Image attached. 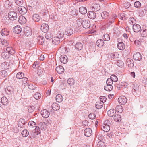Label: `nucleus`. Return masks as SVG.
<instances>
[{"instance_id": "052dcab7", "label": "nucleus", "mask_w": 147, "mask_h": 147, "mask_svg": "<svg viewBox=\"0 0 147 147\" xmlns=\"http://www.w3.org/2000/svg\"><path fill=\"white\" fill-rule=\"evenodd\" d=\"M89 118L91 119H93L96 117V115L94 113H91L88 116Z\"/></svg>"}, {"instance_id": "5701e85b", "label": "nucleus", "mask_w": 147, "mask_h": 147, "mask_svg": "<svg viewBox=\"0 0 147 147\" xmlns=\"http://www.w3.org/2000/svg\"><path fill=\"white\" fill-rule=\"evenodd\" d=\"M73 33V30L70 28L66 29L65 32V34L67 36L71 35Z\"/></svg>"}, {"instance_id": "6ab92c4d", "label": "nucleus", "mask_w": 147, "mask_h": 147, "mask_svg": "<svg viewBox=\"0 0 147 147\" xmlns=\"http://www.w3.org/2000/svg\"><path fill=\"white\" fill-rule=\"evenodd\" d=\"M56 70L59 74H61L64 71V69L62 66H59L57 67L56 68Z\"/></svg>"}, {"instance_id": "a18cd8bd", "label": "nucleus", "mask_w": 147, "mask_h": 147, "mask_svg": "<svg viewBox=\"0 0 147 147\" xmlns=\"http://www.w3.org/2000/svg\"><path fill=\"white\" fill-rule=\"evenodd\" d=\"M21 134L23 136L26 137L28 135L29 132L27 130L25 129L22 131Z\"/></svg>"}, {"instance_id": "c9c22d12", "label": "nucleus", "mask_w": 147, "mask_h": 147, "mask_svg": "<svg viewBox=\"0 0 147 147\" xmlns=\"http://www.w3.org/2000/svg\"><path fill=\"white\" fill-rule=\"evenodd\" d=\"M56 100L58 102H60L63 100V97L61 95L58 94L56 96Z\"/></svg>"}, {"instance_id": "cd10ccee", "label": "nucleus", "mask_w": 147, "mask_h": 147, "mask_svg": "<svg viewBox=\"0 0 147 147\" xmlns=\"http://www.w3.org/2000/svg\"><path fill=\"white\" fill-rule=\"evenodd\" d=\"M127 64L129 67H133L134 65L133 60L128 58L127 60Z\"/></svg>"}, {"instance_id": "bf43d9fd", "label": "nucleus", "mask_w": 147, "mask_h": 147, "mask_svg": "<svg viewBox=\"0 0 147 147\" xmlns=\"http://www.w3.org/2000/svg\"><path fill=\"white\" fill-rule=\"evenodd\" d=\"M97 145L98 147H104L105 144L102 141L100 140L98 142Z\"/></svg>"}, {"instance_id": "a19ab883", "label": "nucleus", "mask_w": 147, "mask_h": 147, "mask_svg": "<svg viewBox=\"0 0 147 147\" xmlns=\"http://www.w3.org/2000/svg\"><path fill=\"white\" fill-rule=\"evenodd\" d=\"M16 77L18 79H22L24 77V74L22 72H20L17 74Z\"/></svg>"}, {"instance_id": "7ed1b4c3", "label": "nucleus", "mask_w": 147, "mask_h": 147, "mask_svg": "<svg viewBox=\"0 0 147 147\" xmlns=\"http://www.w3.org/2000/svg\"><path fill=\"white\" fill-rule=\"evenodd\" d=\"M28 125L29 126V130L30 134H31V135H32L33 132V130L31 129L36 127V123L33 121H30L28 122Z\"/></svg>"}, {"instance_id": "39448f33", "label": "nucleus", "mask_w": 147, "mask_h": 147, "mask_svg": "<svg viewBox=\"0 0 147 147\" xmlns=\"http://www.w3.org/2000/svg\"><path fill=\"white\" fill-rule=\"evenodd\" d=\"M82 26L85 28H88L90 27V22L88 20L84 19L82 22Z\"/></svg>"}, {"instance_id": "412c9836", "label": "nucleus", "mask_w": 147, "mask_h": 147, "mask_svg": "<svg viewBox=\"0 0 147 147\" xmlns=\"http://www.w3.org/2000/svg\"><path fill=\"white\" fill-rule=\"evenodd\" d=\"M140 34L142 37H146L147 36V30L142 29L140 31Z\"/></svg>"}, {"instance_id": "69168bd1", "label": "nucleus", "mask_w": 147, "mask_h": 147, "mask_svg": "<svg viewBox=\"0 0 147 147\" xmlns=\"http://www.w3.org/2000/svg\"><path fill=\"white\" fill-rule=\"evenodd\" d=\"M28 111L29 112H32L34 110V108L33 106L30 105L28 107Z\"/></svg>"}, {"instance_id": "a878e982", "label": "nucleus", "mask_w": 147, "mask_h": 147, "mask_svg": "<svg viewBox=\"0 0 147 147\" xmlns=\"http://www.w3.org/2000/svg\"><path fill=\"white\" fill-rule=\"evenodd\" d=\"M40 17L39 15L37 14H34L32 16V19L34 21L38 22L40 20Z\"/></svg>"}, {"instance_id": "b1692460", "label": "nucleus", "mask_w": 147, "mask_h": 147, "mask_svg": "<svg viewBox=\"0 0 147 147\" xmlns=\"http://www.w3.org/2000/svg\"><path fill=\"white\" fill-rule=\"evenodd\" d=\"M52 42L53 44L57 45L60 42L59 38V36L54 37L52 38Z\"/></svg>"}, {"instance_id": "864d4df0", "label": "nucleus", "mask_w": 147, "mask_h": 147, "mask_svg": "<svg viewBox=\"0 0 147 147\" xmlns=\"http://www.w3.org/2000/svg\"><path fill=\"white\" fill-rule=\"evenodd\" d=\"M129 23L131 24L134 25V24H136V20L133 18H130L129 20Z\"/></svg>"}, {"instance_id": "4c0bfd02", "label": "nucleus", "mask_w": 147, "mask_h": 147, "mask_svg": "<svg viewBox=\"0 0 147 147\" xmlns=\"http://www.w3.org/2000/svg\"><path fill=\"white\" fill-rule=\"evenodd\" d=\"M52 109L55 111L58 110L60 108L59 106L56 103L53 104L52 105Z\"/></svg>"}, {"instance_id": "1a4fd4ad", "label": "nucleus", "mask_w": 147, "mask_h": 147, "mask_svg": "<svg viewBox=\"0 0 147 147\" xmlns=\"http://www.w3.org/2000/svg\"><path fill=\"white\" fill-rule=\"evenodd\" d=\"M13 30L14 33L18 34L21 32L22 29L20 26L17 25L13 28Z\"/></svg>"}, {"instance_id": "13d9d810", "label": "nucleus", "mask_w": 147, "mask_h": 147, "mask_svg": "<svg viewBox=\"0 0 147 147\" xmlns=\"http://www.w3.org/2000/svg\"><path fill=\"white\" fill-rule=\"evenodd\" d=\"M1 75L3 77H6L7 76L8 74L5 70H3L1 71Z\"/></svg>"}, {"instance_id": "c85d7f7f", "label": "nucleus", "mask_w": 147, "mask_h": 147, "mask_svg": "<svg viewBox=\"0 0 147 147\" xmlns=\"http://www.w3.org/2000/svg\"><path fill=\"white\" fill-rule=\"evenodd\" d=\"M125 46L124 44L122 42H118L117 44V48L121 50H123L125 48Z\"/></svg>"}, {"instance_id": "2eb2a0df", "label": "nucleus", "mask_w": 147, "mask_h": 147, "mask_svg": "<svg viewBox=\"0 0 147 147\" xmlns=\"http://www.w3.org/2000/svg\"><path fill=\"white\" fill-rule=\"evenodd\" d=\"M87 14L88 17L92 19H94L96 17V14L93 11H88Z\"/></svg>"}, {"instance_id": "f257e3e1", "label": "nucleus", "mask_w": 147, "mask_h": 147, "mask_svg": "<svg viewBox=\"0 0 147 147\" xmlns=\"http://www.w3.org/2000/svg\"><path fill=\"white\" fill-rule=\"evenodd\" d=\"M131 85L133 86L132 87V92L134 94H136L140 93V90L139 88V86L136 83H129Z\"/></svg>"}, {"instance_id": "e2e57ef3", "label": "nucleus", "mask_w": 147, "mask_h": 147, "mask_svg": "<svg viewBox=\"0 0 147 147\" xmlns=\"http://www.w3.org/2000/svg\"><path fill=\"white\" fill-rule=\"evenodd\" d=\"M36 128H35L34 129L35 133H36V134H39L41 133V131L40 130V128L39 127H37L36 126ZM34 130V129L32 130L33 131Z\"/></svg>"}, {"instance_id": "72a5a7b5", "label": "nucleus", "mask_w": 147, "mask_h": 147, "mask_svg": "<svg viewBox=\"0 0 147 147\" xmlns=\"http://www.w3.org/2000/svg\"><path fill=\"white\" fill-rule=\"evenodd\" d=\"M114 117V120L116 122H119L121 120V117L120 115L116 114Z\"/></svg>"}, {"instance_id": "7c9ffc66", "label": "nucleus", "mask_w": 147, "mask_h": 147, "mask_svg": "<svg viewBox=\"0 0 147 147\" xmlns=\"http://www.w3.org/2000/svg\"><path fill=\"white\" fill-rule=\"evenodd\" d=\"M10 130L15 133H17L19 131L18 127L14 125L10 127Z\"/></svg>"}, {"instance_id": "9b49d317", "label": "nucleus", "mask_w": 147, "mask_h": 147, "mask_svg": "<svg viewBox=\"0 0 147 147\" xmlns=\"http://www.w3.org/2000/svg\"><path fill=\"white\" fill-rule=\"evenodd\" d=\"M41 115L45 118H48L49 115V113L46 109H43L41 111Z\"/></svg>"}, {"instance_id": "e433bc0d", "label": "nucleus", "mask_w": 147, "mask_h": 147, "mask_svg": "<svg viewBox=\"0 0 147 147\" xmlns=\"http://www.w3.org/2000/svg\"><path fill=\"white\" fill-rule=\"evenodd\" d=\"M83 45L80 43H77L75 45V48L78 50H80L82 48Z\"/></svg>"}, {"instance_id": "603ef678", "label": "nucleus", "mask_w": 147, "mask_h": 147, "mask_svg": "<svg viewBox=\"0 0 147 147\" xmlns=\"http://www.w3.org/2000/svg\"><path fill=\"white\" fill-rule=\"evenodd\" d=\"M118 54L117 53H114L111 55V58L113 59H115L118 57Z\"/></svg>"}, {"instance_id": "f03ea898", "label": "nucleus", "mask_w": 147, "mask_h": 147, "mask_svg": "<svg viewBox=\"0 0 147 147\" xmlns=\"http://www.w3.org/2000/svg\"><path fill=\"white\" fill-rule=\"evenodd\" d=\"M8 16L9 18L11 20H14L17 18V13L15 11H12L9 12Z\"/></svg>"}, {"instance_id": "79ce46f5", "label": "nucleus", "mask_w": 147, "mask_h": 147, "mask_svg": "<svg viewBox=\"0 0 147 147\" xmlns=\"http://www.w3.org/2000/svg\"><path fill=\"white\" fill-rule=\"evenodd\" d=\"M109 14L106 11H104L101 14V17H102V19H106L108 18Z\"/></svg>"}, {"instance_id": "0e129e2a", "label": "nucleus", "mask_w": 147, "mask_h": 147, "mask_svg": "<svg viewBox=\"0 0 147 147\" xmlns=\"http://www.w3.org/2000/svg\"><path fill=\"white\" fill-rule=\"evenodd\" d=\"M134 5L136 7L139 8L141 7V4L140 2L137 1L135 2Z\"/></svg>"}, {"instance_id": "8fccbe9b", "label": "nucleus", "mask_w": 147, "mask_h": 147, "mask_svg": "<svg viewBox=\"0 0 147 147\" xmlns=\"http://www.w3.org/2000/svg\"><path fill=\"white\" fill-rule=\"evenodd\" d=\"M117 65L119 67H122L124 65V63L121 60H119L117 62Z\"/></svg>"}, {"instance_id": "2f4dec72", "label": "nucleus", "mask_w": 147, "mask_h": 147, "mask_svg": "<svg viewBox=\"0 0 147 147\" xmlns=\"http://www.w3.org/2000/svg\"><path fill=\"white\" fill-rule=\"evenodd\" d=\"M13 89L11 86H8L7 87L5 91L7 94H10L13 92Z\"/></svg>"}, {"instance_id": "20e7f679", "label": "nucleus", "mask_w": 147, "mask_h": 147, "mask_svg": "<svg viewBox=\"0 0 147 147\" xmlns=\"http://www.w3.org/2000/svg\"><path fill=\"white\" fill-rule=\"evenodd\" d=\"M91 8L93 11H97L100 9V6L97 3H94L91 5Z\"/></svg>"}, {"instance_id": "f3484780", "label": "nucleus", "mask_w": 147, "mask_h": 147, "mask_svg": "<svg viewBox=\"0 0 147 147\" xmlns=\"http://www.w3.org/2000/svg\"><path fill=\"white\" fill-rule=\"evenodd\" d=\"M18 21L20 24H23L26 23V20L24 16L21 15L19 16Z\"/></svg>"}, {"instance_id": "3c124183", "label": "nucleus", "mask_w": 147, "mask_h": 147, "mask_svg": "<svg viewBox=\"0 0 147 147\" xmlns=\"http://www.w3.org/2000/svg\"><path fill=\"white\" fill-rule=\"evenodd\" d=\"M24 123V121L23 119H20L19 121V122L18 123V127H23L24 125V124H23Z\"/></svg>"}, {"instance_id": "473e14b6", "label": "nucleus", "mask_w": 147, "mask_h": 147, "mask_svg": "<svg viewBox=\"0 0 147 147\" xmlns=\"http://www.w3.org/2000/svg\"><path fill=\"white\" fill-rule=\"evenodd\" d=\"M1 103L3 105H6L8 104V102H7V99L5 97H2L1 99Z\"/></svg>"}, {"instance_id": "423d86ee", "label": "nucleus", "mask_w": 147, "mask_h": 147, "mask_svg": "<svg viewBox=\"0 0 147 147\" xmlns=\"http://www.w3.org/2000/svg\"><path fill=\"white\" fill-rule=\"evenodd\" d=\"M118 100L120 104L123 105L126 103L127 102V99L125 96H123L119 97Z\"/></svg>"}, {"instance_id": "37998d69", "label": "nucleus", "mask_w": 147, "mask_h": 147, "mask_svg": "<svg viewBox=\"0 0 147 147\" xmlns=\"http://www.w3.org/2000/svg\"><path fill=\"white\" fill-rule=\"evenodd\" d=\"M53 35L49 32H47L46 34L45 38L47 39L50 40L52 38Z\"/></svg>"}, {"instance_id": "de8ad7c7", "label": "nucleus", "mask_w": 147, "mask_h": 147, "mask_svg": "<svg viewBox=\"0 0 147 147\" xmlns=\"http://www.w3.org/2000/svg\"><path fill=\"white\" fill-rule=\"evenodd\" d=\"M110 78L114 82H116L118 80L117 77L116 75L114 74L112 75L111 76Z\"/></svg>"}, {"instance_id": "58836bf2", "label": "nucleus", "mask_w": 147, "mask_h": 147, "mask_svg": "<svg viewBox=\"0 0 147 147\" xmlns=\"http://www.w3.org/2000/svg\"><path fill=\"white\" fill-rule=\"evenodd\" d=\"M28 87L29 89L31 90H34L36 88L35 84L33 83H31L29 84L28 85Z\"/></svg>"}, {"instance_id": "ddd939ff", "label": "nucleus", "mask_w": 147, "mask_h": 147, "mask_svg": "<svg viewBox=\"0 0 147 147\" xmlns=\"http://www.w3.org/2000/svg\"><path fill=\"white\" fill-rule=\"evenodd\" d=\"M133 29L134 32H138L141 30V27L138 24H134L133 26Z\"/></svg>"}, {"instance_id": "680f3d73", "label": "nucleus", "mask_w": 147, "mask_h": 147, "mask_svg": "<svg viewBox=\"0 0 147 147\" xmlns=\"http://www.w3.org/2000/svg\"><path fill=\"white\" fill-rule=\"evenodd\" d=\"M15 3L18 5H21L23 3V1L22 0H15Z\"/></svg>"}, {"instance_id": "393cba45", "label": "nucleus", "mask_w": 147, "mask_h": 147, "mask_svg": "<svg viewBox=\"0 0 147 147\" xmlns=\"http://www.w3.org/2000/svg\"><path fill=\"white\" fill-rule=\"evenodd\" d=\"M79 11L82 14H85L87 13V11L86 7L82 6L80 7Z\"/></svg>"}, {"instance_id": "4468645a", "label": "nucleus", "mask_w": 147, "mask_h": 147, "mask_svg": "<svg viewBox=\"0 0 147 147\" xmlns=\"http://www.w3.org/2000/svg\"><path fill=\"white\" fill-rule=\"evenodd\" d=\"M24 33L26 36H28L31 35L32 31L30 28L27 27L24 29Z\"/></svg>"}, {"instance_id": "0eeeda50", "label": "nucleus", "mask_w": 147, "mask_h": 147, "mask_svg": "<svg viewBox=\"0 0 147 147\" xmlns=\"http://www.w3.org/2000/svg\"><path fill=\"white\" fill-rule=\"evenodd\" d=\"M18 11L21 14H24L27 11L26 8L24 6H19L18 7Z\"/></svg>"}, {"instance_id": "4be33fe9", "label": "nucleus", "mask_w": 147, "mask_h": 147, "mask_svg": "<svg viewBox=\"0 0 147 147\" xmlns=\"http://www.w3.org/2000/svg\"><path fill=\"white\" fill-rule=\"evenodd\" d=\"M116 112L113 109H111L107 112V114L109 116L112 117L115 115Z\"/></svg>"}, {"instance_id": "49530a36", "label": "nucleus", "mask_w": 147, "mask_h": 147, "mask_svg": "<svg viewBox=\"0 0 147 147\" xmlns=\"http://www.w3.org/2000/svg\"><path fill=\"white\" fill-rule=\"evenodd\" d=\"M22 84L24 86H26L28 84V78L26 77H24L22 79Z\"/></svg>"}, {"instance_id": "338daca9", "label": "nucleus", "mask_w": 147, "mask_h": 147, "mask_svg": "<svg viewBox=\"0 0 147 147\" xmlns=\"http://www.w3.org/2000/svg\"><path fill=\"white\" fill-rule=\"evenodd\" d=\"M113 81H112V80L110 78H108L107 80L106 81L107 84L112 85L113 83Z\"/></svg>"}, {"instance_id": "6e6552de", "label": "nucleus", "mask_w": 147, "mask_h": 147, "mask_svg": "<svg viewBox=\"0 0 147 147\" xmlns=\"http://www.w3.org/2000/svg\"><path fill=\"white\" fill-rule=\"evenodd\" d=\"M133 58L135 60L140 61L142 59L141 55L139 52L136 53L133 55Z\"/></svg>"}, {"instance_id": "c756f323", "label": "nucleus", "mask_w": 147, "mask_h": 147, "mask_svg": "<svg viewBox=\"0 0 147 147\" xmlns=\"http://www.w3.org/2000/svg\"><path fill=\"white\" fill-rule=\"evenodd\" d=\"M104 42L102 39H98L96 42L97 45L100 47H102L104 45Z\"/></svg>"}, {"instance_id": "a211bd4d", "label": "nucleus", "mask_w": 147, "mask_h": 147, "mask_svg": "<svg viewBox=\"0 0 147 147\" xmlns=\"http://www.w3.org/2000/svg\"><path fill=\"white\" fill-rule=\"evenodd\" d=\"M38 43L40 45H42L44 42L45 39L42 36H39L37 38Z\"/></svg>"}, {"instance_id": "774afa93", "label": "nucleus", "mask_w": 147, "mask_h": 147, "mask_svg": "<svg viewBox=\"0 0 147 147\" xmlns=\"http://www.w3.org/2000/svg\"><path fill=\"white\" fill-rule=\"evenodd\" d=\"M114 22V19L113 18L109 19L108 21V24L109 26L112 23Z\"/></svg>"}, {"instance_id": "4d7b16f0", "label": "nucleus", "mask_w": 147, "mask_h": 147, "mask_svg": "<svg viewBox=\"0 0 147 147\" xmlns=\"http://www.w3.org/2000/svg\"><path fill=\"white\" fill-rule=\"evenodd\" d=\"M9 4L10 3L9 1H6L4 4L5 7L7 9L9 8L11 6V4Z\"/></svg>"}, {"instance_id": "f704fd0d", "label": "nucleus", "mask_w": 147, "mask_h": 147, "mask_svg": "<svg viewBox=\"0 0 147 147\" xmlns=\"http://www.w3.org/2000/svg\"><path fill=\"white\" fill-rule=\"evenodd\" d=\"M39 125L40 128L42 130H45L46 129V125L44 122H40Z\"/></svg>"}, {"instance_id": "dca6fc26", "label": "nucleus", "mask_w": 147, "mask_h": 147, "mask_svg": "<svg viewBox=\"0 0 147 147\" xmlns=\"http://www.w3.org/2000/svg\"><path fill=\"white\" fill-rule=\"evenodd\" d=\"M92 130L90 128L86 129L84 131V133L85 135L87 137H89L92 134Z\"/></svg>"}, {"instance_id": "6e6d98bb", "label": "nucleus", "mask_w": 147, "mask_h": 147, "mask_svg": "<svg viewBox=\"0 0 147 147\" xmlns=\"http://www.w3.org/2000/svg\"><path fill=\"white\" fill-rule=\"evenodd\" d=\"M103 38L104 41H108L110 40V38L109 35L107 34H105L104 35Z\"/></svg>"}, {"instance_id": "aec40b11", "label": "nucleus", "mask_w": 147, "mask_h": 147, "mask_svg": "<svg viewBox=\"0 0 147 147\" xmlns=\"http://www.w3.org/2000/svg\"><path fill=\"white\" fill-rule=\"evenodd\" d=\"M101 129L104 132H107L110 129V126L106 125H102L101 127Z\"/></svg>"}, {"instance_id": "f8f14e48", "label": "nucleus", "mask_w": 147, "mask_h": 147, "mask_svg": "<svg viewBox=\"0 0 147 147\" xmlns=\"http://www.w3.org/2000/svg\"><path fill=\"white\" fill-rule=\"evenodd\" d=\"M60 61L62 63L66 64L68 62V59L66 55H63L60 56Z\"/></svg>"}, {"instance_id": "5fc2aeb1", "label": "nucleus", "mask_w": 147, "mask_h": 147, "mask_svg": "<svg viewBox=\"0 0 147 147\" xmlns=\"http://www.w3.org/2000/svg\"><path fill=\"white\" fill-rule=\"evenodd\" d=\"M34 97L36 100L39 99L41 97V94L40 93L36 92L34 95Z\"/></svg>"}, {"instance_id": "9d476101", "label": "nucleus", "mask_w": 147, "mask_h": 147, "mask_svg": "<svg viewBox=\"0 0 147 147\" xmlns=\"http://www.w3.org/2000/svg\"><path fill=\"white\" fill-rule=\"evenodd\" d=\"M41 29L44 33L47 32L49 30V26L46 24H43L41 26Z\"/></svg>"}, {"instance_id": "c03bdc74", "label": "nucleus", "mask_w": 147, "mask_h": 147, "mask_svg": "<svg viewBox=\"0 0 147 147\" xmlns=\"http://www.w3.org/2000/svg\"><path fill=\"white\" fill-rule=\"evenodd\" d=\"M67 82L69 85H73L75 83V80L73 78H69L67 80Z\"/></svg>"}, {"instance_id": "bb28decb", "label": "nucleus", "mask_w": 147, "mask_h": 147, "mask_svg": "<svg viewBox=\"0 0 147 147\" xmlns=\"http://www.w3.org/2000/svg\"><path fill=\"white\" fill-rule=\"evenodd\" d=\"M1 34L3 36H6L9 34V31L7 30V29L4 28L1 31Z\"/></svg>"}, {"instance_id": "09e8293b", "label": "nucleus", "mask_w": 147, "mask_h": 147, "mask_svg": "<svg viewBox=\"0 0 147 147\" xmlns=\"http://www.w3.org/2000/svg\"><path fill=\"white\" fill-rule=\"evenodd\" d=\"M102 103L100 102H96V107L97 109H100L102 107Z\"/></svg>"}, {"instance_id": "ea45409f", "label": "nucleus", "mask_w": 147, "mask_h": 147, "mask_svg": "<svg viewBox=\"0 0 147 147\" xmlns=\"http://www.w3.org/2000/svg\"><path fill=\"white\" fill-rule=\"evenodd\" d=\"M113 87L112 85H107L104 87V89L106 91H110L113 89Z\"/></svg>"}]
</instances>
